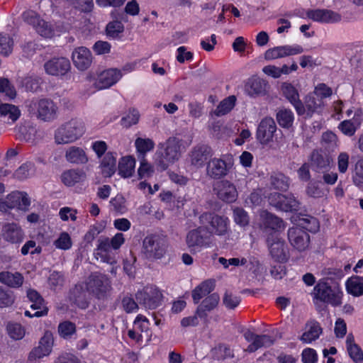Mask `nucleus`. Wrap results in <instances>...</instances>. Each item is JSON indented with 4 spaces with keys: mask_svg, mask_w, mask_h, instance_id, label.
Returning a JSON list of instances; mask_svg holds the SVG:
<instances>
[{
    "mask_svg": "<svg viewBox=\"0 0 363 363\" xmlns=\"http://www.w3.org/2000/svg\"><path fill=\"white\" fill-rule=\"evenodd\" d=\"M30 115L44 121H50L57 117V107L48 99H33L26 102Z\"/></svg>",
    "mask_w": 363,
    "mask_h": 363,
    "instance_id": "5",
    "label": "nucleus"
},
{
    "mask_svg": "<svg viewBox=\"0 0 363 363\" xmlns=\"http://www.w3.org/2000/svg\"><path fill=\"white\" fill-rule=\"evenodd\" d=\"M233 216L235 222L240 226L247 225L249 218L247 212L241 208H235L233 210Z\"/></svg>",
    "mask_w": 363,
    "mask_h": 363,
    "instance_id": "57",
    "label": "nucleus"
},
{
    "mask_svg": "<svg viewBox=\"0 0 363 363\" xmlns=\"http://www.w3.org/2000/svg\"><path fill=\"white\" fill-rule=\"evenodd\" d=\"M135 161L130 156L122 157L118 162V173L123 177L132 176L134 172Z\"/></svg>",
    "mask_w": 363,
    "mask_h": 363,
    "instance_id": "38",
    "label": "nucleus"
},
{
    "mask_svg": "<svg viewBox=\"0 0 363 363\" xmlns=\"http://www.w3.org/2000/svg\"><path fill=\"white\" fill-rule=\"evenodd\" d=\"M0 93L5 94L10 99H13L16 95L13 86L7 78H0Z\"/></svg>",
    "mask_w": 363,
    "mask_h": 363,
    "instance_id": "54",
    "label": "nucleus"
},
{
    "mask_svg": "<svg viewBox=\"0 0 363 363\" xmlns=\"http://www.w3.org/2000/svg\"><path fill=\"white\" fill-rule=\"evenodd\" d=\"M44 68L49 75L65 76L70 70L71 64L66 57H53L44 64Z\"/></svg>",
    "mask_w": 363,
    "mask_h": 363,
    "instance_id": "12",
    "label": "nucleus"
},
{
    "mask_svg": "<svg viewBox=\"0 0 363 363\" xmlns=\"http://www.w3.org/2000/svg\"><path fill=\"white\" fill-rule=\"evenodd\" d=\"M310 165L317 172H325L328 170L331 160L330 157L321 151L314 150L310 155Z\"/></svg>",
    "mask_w": 363,
    "mask_h": 363,
    "instance_id": "20",
    "label": "nucleus"
},
{
    "mask_svg": "<svg viewBox=\"0 0 363 363\" xmlns=\"http://www.w3.org/2000/svg\"><path fill=\"white\" fill-rule=\"evenodd\" d=\"M22 83L27 91L35 92L40 88L41 82L38 77H26Z\"/></svg>",
    "mask_w": 363,
    "mask_h": 363,
    "instance_id": "55",
    "label": "nucleus"
},
{
    "mask_svg": "<svg viewBox=\"0 0 363 363\" xmlns=\"http://www.w3.org/2000/svg\"><path fill=\"white\" fill-rule=\"evenodd\" d=\"M101 173L105 177H111L116 171V157L111 152L103 157L101 164Z\"/></svg>",
    "mask_w": 363,
    "mask_h": 363,
    "instance_id": "31",
    "label": "nucleus"
},
{
    "mask_svg": "<svg viewBox=\"0 0 363 363\" xmlns=\"http://www.w3.org/2000/svg\"><path fill=\"white\" fill-rule=\"evenodd\" d=\"M135 145L139 152V158L145 157L146 152L153 150L155 147V143L150 138H138Z\"/></svg>",
    "mask_w": 363,
    "mask_h": 363,
    "instance_id": "46",
    "label": "nucleus"
},
{
    "mask_svg": "<svg viewBox=\"0 0 363 363\" xmlns=\"http://www.w3.org/2000/svg\"><path fill=\"white\" fill-rule=\"evenodd\" d=\"M86 286L87 291L99 301L108 299L112 291L110 279L106 275L99 272L91 273L89 276Z\"/></svg>",
    "mask_w": 363,
    "mask_h": 363,
    "instance_id": "3",
    "label": "nucleus"
},
{
    "mask_svg": "<svg viewBox=\"0 0 363 363\" xmlns=\"http://www.w3.org/2000/svg\"><path fill=\"white\" fill-rule=\"evenodd\" d=\"M54 245L58 249L69 250L72 247V240L69 235L67 233H62L54 242Z\"/></svg>",
    "mask_w": 363,
    "mask_h": 363,
    "instance_id": "56",
    "label": "nucleus"
},
{
    "mask_svg": "<svg viewBox=\"0 0 363 363\" xmlns=\"http://www.w3.org/2000/svg\"><path fill=\"white\" fill-rule=\"evenodd\" d=\"M245 91L252 97L264 96L269 88L268 83L259 77H252L248 79L245 84Z\"/></svg>",
    "mask_w": 363,
    "mask_h": 363,
    "instance_id": "23",
    "label": "nucleus"
},
{
    "mask_svg": "<svg viewBox=\"0 0 363 363\" xmlns=\"http://www.w3.org/2000/svg\"><path fill=\"white\" fill-rule=\"evenodd\" d=\"M303 49L301 45H283L269 49L265 52L264 57L267 60L282 58L287 56L301 54Z\"/></svg>",
    "mask_w": 363,
    "mask_h": 363,
    "instance_id": "18",
    "label": "nucleus"
},
{
    "mask_svg": "<svg viewBox=\"0 0 363 363\" xmlns=\"http://www.w3.org/2000/svg\"><path fill=\"white\" fill-rule=\"evenodd\" d=\"M220 301V296L218 294L213 293L203 300L198 306L196 314L201 318L207 317L208 312L211 311L216 308Z\"/></svg>",
    "mask_w": 363,
    "mask_h": 363,
    "instance_id": "28",
    "label": "nucleus"
},
{
    "mask_svg": "<svg viewBox=\"0 0 363 363\" xmlns=\"http://www.w3.org/2000/svg\"><path fill=\"white\" fill-rule=\"evenodd\" d=\"M231 163L220 158L211 159L206 165V174L213 179H219L228 174Z\"/></svg>",
    "mask_w": 363,
    "mask_h": 363,
    "instance_id": "13",
    "label": "nucleus"
},
{
    "mask_svg": "<svg viewBox=\"0 0 363 363\" xmlns=\"http://www.w3.org/2000/svg\"><path fill=\"white\" fill-rule=\"evenodd\" d=\"M277 125L272 118H263L257 130V138L261 144L266 145L272 140Z\"/></svg>",
    "mask_w": 363,
    "mask_h": 363,
    "instance_id": "14",
    "label": "nucleus"
},
{
    "mask_svg": "<svg viewBox=\"0 0 363 363\" xmlns=\"http://www.w3.org/2000/svg\"><path fill=\"white\" fill-rule=\"evenodd\" d=\"M65 281L64 276L59 272H53L50 274L48 278V283L52 289L57 287H60L63 285Z\"/></svg>",
    "mask_w": 363,
    "mask_h": 363,
    "instance_id": "62",
    "label": "nucleus"
},
{
    "mask_svg": "<svg viewBox=\"0 0 363 363\" xmlns=\"http://www.w3.org/2000/svg\"><path fill=\"white\" fill-rule=\"evenodd\" d=\"M288 239L291 245L297 250H305L309 245V235L298 227H293L288 230Z\"/></svg>",
    "mask_w": 363,
    "mask_h": 363,
    "instance_id": "15",
    "label": "nucleus"
},
{
    "mask_svg": "<svg viewBox=\"0 0 363 363\" xmlns=\"http://www.w3.org/2000/svg\"><path fill=\"white\" fill-rule=\"evenodd\" d=\"M140 160V166L138 170L140 179L150 177L154 170L153 167L147 162L145 157L139 158Z\"/></svg>",
    "mask_w": 363,
    "mask_h": 363,
    "instance_id": "58",
    "label": "nucleus"
},
{
    "mask_svg": "<svg viewBox=\"0 0 363 363\" xmlns=\"http://www.w3.org/2000/svg\"><path fill=\"white\" fill-rule=\"evenodd\" d=\"M110 203L113 206L114 210L120 213H123L127 210L125 199L121 194H118L111 199Z\"/></svg>",
    "mask_w": 363,
    "mask_h": 363,
    "instance_id": "60",
    "label": "nucleus"
},
{
    "mask_svg": "<svg viewBox=\"0 0 363 363\" xmlns=\"http://www.w3.org/2000/svg\"><path fill=\"white\" fill-rule=\"evenodd\" d=\"M135 298L137 301L148 309H155L162 302V294L155 286H146L143 291H138Z\"/></svg>",
    "mask_w": 363,
    "mask_h": 363,
    "instance_id": "9",
    "label": "nucleus"
},
{
    "mask_svg": "<svg viewBox=\"0 0 363 363\" xmlns=\"http://www.w3.org/2000/svg\"><path fill=\"white\" fill-rule=\"evenodd\" d=\"M54 345L52 333L46 330L43 336L40 339L38 345L34 347L29 352L28 361L30 363H35L37 360L48 357L52 352Z\"/></svg>",
    "mask_w": 363,
    "mask_h": 363,
    "instance_id": "8",
    "label": "nucleus"
},
{
    "mask_svg": "<svg viewBox=\"0 0 363 363\" xmlns=\"http://www.w3.org/2000/svg\"><path fill=\"white\" fill-rule=\"evenodd\" d=\"M277 121L281 127L289 128L293 125L294 113L289 109L281 108L277 113Z\"/></svg>",
    "mask_w": 363,
    "mask_h": 363,
    "instance_id": "43",
    "label": "nucleus"
},
{
    "mask_svg": "<svg viewBox=\"0 0 363 363\" xmlns=\"http://www.w3.org/2000/svg\"><path fill=\"white\" fill-rule=\"evenodd\" d=\"M265 224L273 230H279L284 228V221L277 216L267 213L265 218Z\"/></svg>",
    "mask_w": 363,
    "mask_h": 363,
    "instance_id": "59",
    "label": "nucleus"
},
{
    "mask_svg": "<svg viewBox=\"0 0 363 363\" xmlns=\"http://www.w3.org/2000/svg\"><path fill=\"white\" fill-rule=\"evenodd\" d=\"M215 287L214 281L212 280H206L203 281L197 286L192 291V298L195 304L198 303L199 301L209 294Z\"/></svg>",
    "mask_w": 363,
    "mask_h": 363,
    "instance_id": "33",
    "label": "nucleus"
},
{
    "mask_svg": "<svg viewBox=\"0 0 363 363\" xmlns=\"http://www.w3.org/2000/svg\"><path fill=\"white\" fill-rule=\"evenodd\" d=\"M21 17L26 23L32 26L33 28L41 20L40 16L36 11L30 9L23 12Z\"/></svg>",
    "mask_w": 363,
    "mask_h": 363,
    "instance_id": "52",
    "label": "nucleus"
},
{
    "mask_svg": "<svg viewBox=\"0 0 363 363\" xmlns=\"http://www.w3.org/2000/svg\"><path fill=\"white\" fill-rule=\"evenodd\" d=\"M85 178V174L83 171L79 169H70L65 172L62 176V182L69 186H74Z\"/></svg>",
    "mask_w": 363,
    "mask_h": 363,
    "instance_id": "37",
    "label": "nucleus"
},
{
    "mask_svg": "<svg viewBox=\"0 0 363 363\" xmlns=\"http://www.w3.org/2000/svg\"><path fill=\"white\" fill-rule=\"evenodd\" d=\"M199 220L209 232L210 237L212 234L223 235L227 233L228 218L225 217L206 212L200 216Z\"/></svg>",
    "mask_w": 363,
    "mask_h": 363,
    "instance_id": "6",
    "label": "nucleus"
},
{
    "mask_svg": "<svg viewBox=\"0 0 363 363\" xmlns=\"http://www.w3.org/2000/svg\"><path fill=\"white\" fill-rule=\"evenodd\" d=\"M275 342V338L267 335H257L253 342L247 347V351L253 352L261 347H268L272 345Z\"/></svg>",
    "mask_w": 363,
    "mask_h": 363,
    "instance_id": "40",
    "label": "nucleus"
},
{
    "mask_svg": "<svg viewBox=\"0 0 363 363\" xmlns=\"http://www.w3.org/2000/svg\"><path fill=\"white\" fill-rule=\"evenodd\" d=\"M75 331L76 326L70 321L62 322L58 326V333L64 338L69 337Z\"/></svg>",
    "mask_w": 363,
    "mask_h": 363,
    "instance_id": "53",
    "label": "nucleus"
},
{
    "mask_svg": "<svg viewBox=\"0 0 363 363\" xmlns=\"http://www.w3.org/2000/svg\"><path fill=\"white\" fill-rule=\"evenodd\" d=\"M124 30V26L121 21L116 20L109 22L106 28V35L111 38H116L119 33Z\"/></svg>",
    "mask_w": 363,
    "mask_h": 363,
    "instance_id": "50",
    "label": "nucleus"
},
{
    "mask_svg": "<svg viewBox=\"0 0 363 363\" xmlns=\"http://www.w3.org/2000/svg\"><path fill=\"white\" fill-rule=\"evenodd\" d=\"M7 331L9 336L14 340H21L25 335V329L19 323H9L7 325Z\"/></svg>",
    "mask_w": 363,
    "mask_h": 363,
    "instance_id": "48",
    "label": "nucleus"
},
{
    "mask_svg": "<svg viewBox=\"0 0 363 363\" xmlns=\"http://www.w3.org/2000/svg\"><path fill=\"white\" fill-rule=\"evenodd\" d=\"M156 153V165L161 171L167 169L170 164H173L181 157L182 140L176 137L169 138L164 143L159 144Z\"/></svg>",
    "mask_w": 363,
    "mask_h": 363,
    "instance_id": "1",
    "label": "nucleus"
},
{
    "mask_svg": "<svg viewBox=\"0 0 363 363\" xmlns=\"http://www.w3.org/2000/svg\"><path fill=\"white\" fill-rule=\"evenodd\" d=\"M270 184L274 189L286 191L290 184L289 178L281 172H273L270 176Z\"/></svg>",
    "mask_w": 363,
    "mask_h": 363,
    "instance_id": "36",
    "label": "nucleus"
},
{
    "mask_svg": "<svg viewBox=\"0 0 363 363\" xmlns=\"http://www.w3.org/2000/svg\"><path fill=\"white\" fill-rule=\"evenodd\" d=\"M13 42L8 34L0 33V54L4 56L9 55L13 50Z\"/></svg>",
    "mask_w": 363,
    "mask_h": 363,
    "instance_id": "47",
    "label": "nucleus"
},
{
    "mask_svg": "<svg viewBox=\"0 0 363 363\" xmlns=\"http://www.w3.org/2000/svg\"><path fill=\"white\" fill-rule=\"evenodd\" d=\"M69 298L70 301L81 308L88 307L89 302L87 301L86 294L81 285H76L70 290Z\"/></svg>",
    "mask_w": 363,
    "mask_h": 363,
    "instance_id": "32",
    "label": "nucleus"
},
{
    "mask_svg": "<svg viewBox=\"0 0 363 363\" xmlns=\"http://www.w3.org/2000/svg\"><path fill=\"white\" fill-rule=\"evenodd\" d=\"M348 354L350 358L355 363H361L363 361V351L357 345H353V347H350L347 349Z\"/></svg>",
    "mask_w": 363,
    "mask_h": 363,
    "instance_id": "64",
    "label": "nucleus"
},
{
    "mask_svg": "<svg viewBox=\"0 0 363 363\" xmlns=\"http://www.w3.org/2000/svg\"><path fill=\"white\" fill-rule=\"evenodd\" d=\"M240 302V297L226 291L223 298V304L229 309H234Z\"/></svg>",
    "mask_w": 363,
    "mask_h": 363,
    "instance_id": "63",
    "label": "nucleus"
},
{
    "mask_svg": "<svg viewBox=\"0 0 363 363\" xmlns=\"http://www.w3.org/2000/svg\"><path fill=\"white\" fill-rule=\"evenodd\" d=\"M284 95L295 107L298 115L305 113V106L299 99V95L296 89L289 83H284L281 86Z\"/></svg>",
    "mask_w": 363,
    "mask_h": 363,
    "instance_id": "24",
    "label": "nucleus"
},
{
    "mask_svg": "<svg viewBox=\"0 0 363 363\" xmlns=\"http://www.w3.org/2000/svg\"><path fill=\"white\" fill-rule=\"evenodd\" d=\"M139 117L140 114L137 110H130L128 115L122 118V125L125 128H129L132 125H135L138 122Z\"/></svg>",
    "mask_w": 363,
    "mask_h": 363,
    "instance_id": "61",
    "label": "nucleus"
},
{
    "mask_svg": "<svg viewBox=\"0 0 363 363\" xmlns=\"http://www.w3.org/2000/svg\"><path fill=\"white\" fill-rule=\"evenodd\" d=\"M298 228L310 232H315L319 228L318 220L311 216L300 217L298 220Z\"/></svg>",
    "mask_w": 363,
    "mask_h": 363,
    "instance_id": "45",
    "label": "nucleus"
},
{
    "mask_svg": "<svg viewBox=\"0 0 363 363\" xmlns=\"http://www.w3.org/2000/svg\"><path fill=\"white\" fill-rule=\"evenodd\" d=\"M65 156L67 162L73 164H84L88 162V157L85 151L79 147H69Z\"/></svg>",
    "mask_w": 363,
    "mask_h": 363,
    "instance_id": "29",
    "label": "nucleus"
},
{
    "mask_svg": "<svg viewBox=\"0 0 363 363\" xmlns=\"http://www.w3.org/2000/svg\"><path fill=\"white\" fill-rule=\"evenodd\" d=\"M34 28L37 33L45 38H51L54 35V30L51 24L42 18Z\"/></svg>",
    "mask_w": 363,
    "mask_h": 363,
    "instance_id": "49",
    "label": "nucleus"
},
{
    "mask_svg": "<svg viewBox=\"0 0 363 363\" xmlns=\"http://www.w3.org/2000/svg\"><path fill=\"white\" fill-rule=\"evenodd\" d=\"M210 233L206 228L202 226L189 231L186 238L188 247L193 250L195 247H202L207 245L210 240Z\"/></svg>",
    "mask_w": 363,
    "mask_h": 363,
    "instance_id": "17",
    "label": "nucleus"
},
{
    "mask_svg": "<svg viewBox=\"0 0 363 363\" xmlns=\"http://www.w3.org/2000/svg\"><path fill=\"white\" fill-rule=\"evenodd\" d=\"M362 121L360 113L357 111L352 119L343 121L339 124L338 128L345 135L352 136L360 126Z\"/></svg>",
    "mask_w": 363,
    "mask_h": 363,
    "instance_id": "30",
    "label": "nucleus"
},
{
    "mask_svg": "<svg viewBox=\"0 0 363 363\" xmlns=\"http://www.w3.org/2000/svg\"><path fill=\"white\" fill-rule=\"evenodd\" d=\"M168 248L165 237L152 234L146 236L143 242V254L150 260L159 259L164 257Z\"/></svg>",
    "mask_w": 363,
    "mask_h": 363,
    "instance_id": "4",
    "label": "nucleus"
},
{
    "mask_svg": "<svg viewBox=\"0 0 363 363\" xmlns=\"http://www.w3.org/2000/svg\"><path fill=\"white\" fill-rule=\"evenodd\" d=\"M85 132V126L80 119L72 118L62 124L55 132L57 144L73 143L81 138Z\"/></svg>",
    "mask_w": 363,
    "mask_h": 363,
    "instance_id": "2",
    "label": "nucleus"
},
{
    "mask_svg": "<svg viewBox=\"0 0 363 363\" xmlns=\"http://www.w3.org/2000/svg\"><path fill=\"white\" fill-rule=\"evenodd\" d=\"M4 238L11 243H20L23 239L21 228L16 223H6L2 228Z\"/></svg>",
    "mask_w": 363,
    "mask_h": 363,
    "instance_id": "27",
    "label": "nucleus"
},
{
    "mask_svg": "<svg viewBox=\"0 0 363 363\" xmlns=\"http://www.w3.org/2000/svg\"><path fill=\"white\" fill-rule=\"evenodd\" d=\"M306 16L314 21L323 23H337L342 20V16L339 13L329 9L308 10Z\"/></svg>",
    "mask_w": 363,
    "mask_h": 363,
    "instance_id": "16",
    "label": "nucleus"
},
{
    "mask_svg": "<svg viewBox=\"0 0 363 363\" xmlns=\"http://www.w3.org/2000/svg\"><path fill=\"white\" fill-rule=\"evenodd\" d=\"M323 105V99L317 96L315 93L308 95L305 101V109L307 110V116L311 117L313 113L318 111Z\"/></svg>",
    "mask_w": 363,
    "mask_h": 363,
    "instance_id": "41",
    "label": "nucleus"
},
{
    "mask_svg": "<svg viewBox=\"0 0 363 363\" xmlns=\"http://www.w3.org/2000/svg\"><path fill=\"white\" fill-rule=\"evenodd\" d=\"M217 195L220 200L232 203L237 199L238 191L233 184L228 180H223L218 185Z\"/></svg>",
    "mask_w": 363,
    "mask_h": 363,
    "instance_id": "25",
    "label": "nucleus"
},
{
    "mask_svg": "<svg viewBox=\"0 0 363 363\" xmlns=\"http://www.w3.org/2000/svg\"><path fill=\"white\" fill-rule=\"evenodd\" d=\"M121 77V72L117 69H109L102 72L99 76L97 86L99 89H106L116 84Z\"/></svg>",
    "mask_w": 363,
    "mask_h": 363,
    "instance_id": "26",
    "label": "nucleus"
},
{
    "mask_svg": "<svg viewBox=\"0 0 363 363\" xmlns=\"http://www.w3.org/2000/svg\"><path fill=\"white\" fill-rule=\"evenodd\" d=\"M0 281L10 287L18 288L23 282V277L18 272H0Z\"/></svg>",
    "mask_w": 363,
    "mask_h": 363,
    "instance_id": "34",
    "label": "nucleus"
},
{
    "mask_svg": "<svg viewBox=\"0 0 363 363\" xmlns=\"http://www.w3.org/2000/svg\"><path fill=\"white\" fill-rule=\"evenodd\" d=\"M353 183L355 186L363 187V159L359 160L354 167V174L352 175Z\"/></svg>",
    "mask_w": 363,
    "mask_h": 363,
    "instance_id": "51",
    "label": "nucleus"
},
{
    "mask_svg": "<svg viewBox=\"0 0 363 363\" xmlns=\"http://www.w3.org/2000/svg\"><path fill=\"white\" fill-rule=\"evenodd\" d=\"M30 201L24 192L14 191L9 194L4 199L0 200V211L6 212L9 209L18 208L26 211Z\"/></svg>",
    "mask_w": 363,
    "mask_h": 363,
    "instance_id": "10",
    "label": "nucleus"
},
{
    "mask_svg": "<svg viewBox=\"0 0 363 363\" xmlns=\"http://www.w3.org/2000/svg\"><path fill=\"white\" fill-rule=\"evenodd\" d=\"M315 296L320 301L330 303L334 306L342 303V292L338 286L332 287L325 282H319L314 288Z\"/></svg>",
    "mask_w": 363,
    "mask_h": 363,
    "instance_id": "7",
    "label": "nucleus"
},
{
    "mask_svg": "<svg viewBox=\"0 0 363 363\" xmlns=\"http://www.w3.org/2000/svg\"><path fill=\"white\" fill-rule=\"evenodd\" d=\"M190 156L191 164L197 168H200L212 156V150L208 145H197L191 150Z\"/></svg>",
    "mask_w": 363,
    "mask_h": 363,
    "instance_id": "21",
    "label": "nucleus"
},
{
    "mask_svg": "<svg viewBox=\"0 0 363 363\" xmlns=\"http://www.w3.org/2000/svg\"><path fill=\"white\" fill-rule=\"evenodd\" d=\"M1 116L8 117L12 122H15L19 118L21 111L17 106L10 104L0 105Z\"/></svg>",
    "mask_w": 363,
    "mask_h": 363,
    "instance_id": "44",
    "label": "nucleus"
},
{
    "mask_svg": "<svg viewBox=\"0 0 363 363\" xmlns=\"http://www.w3.org/2000/svg\"><path fill=\"white\" fill-rule=\"evenodd\" d=\"M276 202L274 205L281 211H296L300 209V202L293 195L277 194L274 196Z\"/></svg>",
    "mask_w": 363,
    "mask_h": 363,
    "instance_id": "22",
    "label": "nucleus"
},
{
    "mask_svg": "<svg viewBox=\"0 0 363 363\" xmlns=\"http://www.w3.org/2000/svg\"><path fill=\"white\" fill-rule=\"evenodd\" d=\"M236 97L235 96H230L222 101L220 102L214 114L217 116H222L229 113L235 106Z\"/></svg>",
    "mask_w": 363,
    "mask_h": 363,
    "instance_id": "42",
    "label": "nucleus"
},
{
    "mask_svg": "<svg viewBox=\"0 0 363 363\" xmlns=\"http://www.w3.org/2000/svg\"><path fill=\"white\" fill-rule=\"evenodd\" d=\"M72 58L74 66L81 71L87 69L92 62V55L89 49L79 47L72 52Z\"/></svg>",
    "mask_w": 363,
    "mask_h": 363,
    "instance_id": "19",
    "label": "nucleus"
},
{
    "mask_svg": "<svg viewBox=\"0 0 363 363\" xmlns=\"http://www.w3.org/2000/svg\"><path fill=\"white\" fill-rule=\"evenodd\" d=\"M306 328L308 329L300 337L303 342H311L318 339L322 333V328L318 322L312 321L306 325Z\"/></svg>",
    "mask_w": 363,
    "mask_h": 363,
    "instance_id": "35",
    "label": "nucleus"
},
{
    "mask_svg": "<svg viewBox=\"0 0 363 363\" xmlns=\"http://www.w3.org/2000/svg\"><path fill=\"white\" fill-rule=\"evenodd\" d=\"M268 242L272 257L279 263L286 262L290 255L284 241L277 236H272L268 238Z\"/></svg>",
    "mask_w": 363,
    "mask_h": 363,
    "instance_id": "11",
    "label": "nucleus"
},
{
    "mask_svg": "<svg viewBox=\"0 0 363 363\" xmlns=\"http://www.w3.org/2000/svg\"><path fill=\"white\" fill-rule=\"evenodd\" d=\"M346 289L354 296L363 295V277H352L346 282Z\"/></svg>",
    "mask_w": 363,
    "mask_h": 363,
    "instance_id": "39",
    "label": "nucleus"
}]
</instances>
